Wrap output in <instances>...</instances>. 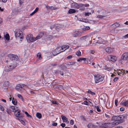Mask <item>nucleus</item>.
Segmentation results:
<instances>
[{"mask_svg":"<svg viewBox=\"0 0 128 128\" xmlns=\"http://www.w3.org/2000/svg\"><path fill=\"white\" fill-rule=\"evenodd\" d=\"M92 36L91 35L87 36L82 37L80 38L81 42L89 43L92 41Z\"/></svg>","mask_w":128,"mask_h":128,"instance_id":"1","label":"nucleus"},{"mask_svg":"<svg viewBox=\"0 0 128 128\" xmlns=\"http://www.w3.org/2000/svg\"><path fill=\"white\" fill-rule=\"evenodd\" d=\"M17 66V64L16 63L13 62L11 61L10 64L9 65H8L5 66V71L8 72Z\"/></svg>","mask_w":128,"mask_h":128,"instance_id":"2","label":"nucleus"},{"mask_svg":"<svg viewBox=\"0 0 128 128\" xmlns=\"http://www.w3.org/2000/svg\"><path fill=\"white\" fill-rule=\"evenodd\" d=\"M14 33L16 38L19 37L20 38H22V32L20 30H16L15 31Z\"/></svg>","mask_w":128,"mask_h":128,"instance_id":"3","label":"nucleus"},{"mask_svg":"<svg viewBox=\"0 0 128 128\" xmlns=\"http://www.w3.org/2000/svg\"><path fill=\"white\" fill-rule=\"evenodd\" d=\"M26 38L28 42H32L35 41L33 35L30 34H28L26 36Z\"/></svg>","mask_w":128,"mask_h":128,"instance_id":"4","label":"nucleus"},{"mask_svg":"<svg viewBox=\"0 0 128 128\" xmlns=\"http://www.w3.org/2000/svg\"><path fill=\"white\" fill-rule=\"evenodd\" d=\"M104 78V77L102 76L99 75H97L94 77L95 82L96 83L102 81Z\"/></svg>","mask_w":128,"mask_h":128,"instance_id":"5","label":"nucleus"},{"mask_svg":"<svg viewBox=\"0 0 128 128\" xmlns=\"http://www.w3.org/2000/svg\"><path fill=\"white\" fill-rule=\"evenodd\" d=\"M25 86H26V85L24 84H18L16 85L15 88L17 91H20L22 90L23 87Z\"/></svg>","mask_w":128,"mask_h":128,"instance_id":"6","label":"nucleus"},{"mask_svg":"<svg viewBox=\"0 0 128 128\" xmlns=\"http://www.w3.org/2000/svg\"><path fill=\"white\" fill-rule=\"evenodd\" d=\"M128 60V52L124 53L122 56L120 61Z\"/></svg>","mask_w":128,"mask_h":128,"instance_id":"7","label":"nucleus"},{"mask_svg":"<svg viewBox=\"0 0 128 128\" xmlns=\"http://www.w3.org/2000/svg\"><path fill=\"white\" fill-rule=\"evenodd\" d=\"M124 116L123 115L118 116V121L119 124L124 121Z\"/></svg>","mask_w":128,"mask_h":128,"instance_id":"8","label":"nucleus"},{"mask_svg":"<svg viewBox=\"0 0 128 128\" xmlns=\"http://www.w3.org/2000/svg\"><path fill=\"white\" fill-rule=\"evenodd\" d=\"M107 57L109 60L113 62H115L116 60V57L112 55H109Z\"/></svg>","mask_w":128,"mask_h":128,"instance_id":"9","label":"nucleus"},{"mask_svg":"<svg viewBox=\"0 0 128 128\" xmlns=\"http://www.w3.org/2000/svg\"><path fill=\"white\" fill-rule=\"evenodd\" d=\"M8 56L10 59L12 60H17L18 58L17 56L12 54H9Z\"/></svg>","mask_w":128,"mask_h":128,"instance_id":"10","label":"nucleus"},{"mask_svg":"<svg viewBox=\"0 0 128 128\" xmlns=\"http://www.w3.org/2000/svg\"><path fill=\"white\" fill-rule=\"evenodd\" d=\"M108 123V128H111L117 125L118 124V122H113L111 123Z\"/></svg>","mask_w":128,"mask_h":128,"instance_id":"11","label":"nucleus"},{"mask_svg":"<svg viewBox=\"0 0 128 128\" xmlns=\"http://www.w3.org/2000/svg\"><path fill=\"white\" fill-rule=\"evenodd\" d=\"M20 111L17 110L16 111L14 112V114L16 117H18V118H22V116L20 114Z\"/></svg>","mask_w":128,"mask_h":128,"instance_id":"12","label":"nucleus"},{"mask_svg":"<svg viewBox=\"0 0 128 128\" xmlns=\"http://www.w3.org/2000/svg\"><path fill=\"white\" fill-rule=\"evenodd\" d=\"M128 72V71L126 70L125 71L124 70H119L118 71V75H123L124 73H127Z\"/></svg>","mask_w":128,"mask_h":128,"instance_id":"13","label":"nucleus"},{"mask_svg":"<svg viewBox=\"0 0 128 128\" xmlns=\"http://www.w3.org/2000/svg\"><path fill=\"white\" fill-rule=\"evenodd\" d=\"M90 29V27L88 26H84V28H82V31L81 33H82Z\"/></svg>","mask_w":128,"mask_h":128,"instance_id":"14","label":"nucleus"},{"mask_svg":"<svg viewBox=\"0 0 128 128\" xmlns=\"http://www.w3.org/2000/svg\"><path fill=\"white\" fill-rule=\"evenodd\" d=\"M114 50V49L112 48H107L106 49V51L108 53H110L112 52Z\"/></svg>","mask_w":128,"mask_h":128,"instance_id":"15","label":"nucleus"},{"mask_svg":"<svg viewBox=\"0 0 128 128\" xmlns=\"http://www.w3.org/2000/svg\"><path fill=\"white\" fill-rule=\"evenodd\" d=\"M62 48L61 46H60L56 49V50L58 54L63 52V50H62Z\"/></svg>","mask_w":128,"mask_h":128,"instance_id":"16","label":"nucleus"},{"mask_svg":"<svg viewBox=\"0 0 128 128\" xmlns=\"http://www.w3.org/2000/svg\"><path fill=\"white\" fill-rule=\"evenodd\" d=\"M112 120L114 121V122H118V124H119L118 121V116H115L112 117Z\"/></svg>","mask_w":128,"mask_h":128,"instance_id":"17","label":"nucleus"},{"mask_svg":"<svg viewBox=\"0 0 128 128\" xmlns=\"http://www.w3.org/2000/svg\"><path fill=\"white\" fill-rule=\"evenodd\" d=\"M43 34L42 33H40L36 37L34 38V39L35 40V41L38 39L42 37Z\"/></svg>","mask_w":128,"mask_h":128,"instance_id":"18","label":"nucleus"},{"mask_svg":"<svg viewBox=\"0 0 128 128\" xmlns=\"http://www.w3.org/2000/svg\"><path fill=\"white\" fill-rule=\"evenodd\" d=\"M17 107L16 106H11L10 107L9 109L12 112H15L17 110Z\"/></svg>","mask_w":128,"mask_h":128,"instance_id":"19","label":"nucleus"},{"mask_svg":"<svg viewBox=\"0 0 128 128\" xmlns=\"http://www.w3.org/2000/svg\"><path fill=\"white\" fill-rule=\"evenodd\" d=\"M81 32V31L78 32V31H76L73 34V36L74 37H76L80 35V34H82Z\"/></svg>","mask_w":128,"mask_h":128,"instance_id":"20","label":"nucleus"},{"mask_svg":"<svg viewBox=\"0 0 128 128\" xmlns=\"http://www.w3.org/2000/svg\"><path fill=\"white\" fill-rule=\"evenodd\" d=\"M120 26V24H119L118 23L116 22V23H115L114 24L110 26H112L114 28H116L118 27L119 26Z\"/></svg>","mask_w":128,"mask_h":128,"instance_id":"21","label":"nucleus"},{"mask_svg":"<svg viewBox=\"0 0 128 128\" xmlns=\"http://www.w3.org/2000/svg\"><path fill=\"white\" fill-rule=\"evenodd\" d=\"M64 122H68V119L65 116L62 115L61 116Z\"/></svg>","mask_w":128,"mask_h":128,"instance_id":"22","label":"nucleus"},{"mask_svg":"<svg viewBox=\"0 0 128 128\" xmlns=\"http://www.w3.org/2000/svg\"><path fill=\"white\" fill-rule=\"evenodd\" d=\"M120 104L126 107H128V100L125 101L124 102H122Z\"/></svg>","mask_w":128,"mask_h":128,"instance_id":"23","label":"nucleus"},{"mask_svg":"<svg viewBox=\"0 0 128 128\" xmlns=\"http://www.w3.org/2000/svg\"><path fill=\"white\" fill-rule=\"evenodd\" d=\"M104 69L106 70L110 71L112 69H113V68L112 67L111 68V67H108L107 66H106L104 67Z\"/></svg>","mask_w":128,"mask_h":128,"instance_id":"24","label":"nucleus"},{"mask_svg":"<svg viewBox=\"0 0 128 128\" xmlns=\"http://www.w3.org/2000/svg\"><path fill=\"white\" fill-rule=\"evenodd\" d=\"M61 47L63 48H62V50L63 51H64L66 49L68 48L69 46L68 45H64L61 46Z\"/></svg>","mask_w":128,"mask_h":128,"instance_id":"25","label":"nucleus"},{"mask_svg":"<svg viewBox=\"0 0 128 128\" xmlns=\"http://www.w3.org/2000/svg\"><path fill=\"white\" fill-rule=\"evenodd\" d=\"M52 53L53 56H56L58 54L57 52L56 49L52 51Z\"/></svg>","mask_w":128,"mask_h":128,"instance_id":"26","label":"nucleus"},{"mask_svg":"<svg viewBox=\"0 0 128 128\" xmlns=\"http://www.w3.org/2000/svg\"><path fill=\"white\" fill-rule=\"evenodd\" d=\"M86 60V58H80L77 60L78 62H82V61H84Z\"/></svg>","mask_w":128,"mask_h":128,"instance_id":"27","label":"nucleus"},{"mask_svg":"<svg viewBox=\"0 0 128 128\" xmlns=\"http://www.w3.org/2000/svg\"><path fill=\"white\" fill-rule=\"evenodd\" d=\"M9 84V82L8 81H6L5 82L3 83V86L4 87H6L8 86Z\"/></svg>","mask_w":128,"mask_h":128,"instance_id":"28","label":"nucleus"},{"mask_svg":"<svg viewBox=\"0 0 128 128\" xmlns=\"http://www.w3.org/2000/svg\"><path fill=\"white\" fill-rule=\"evenodd\" d=\"M76 10L74 9H70L68 11V13L71 14L75 13L76 12Z\"/></svg>","mask_w":128,"mask_h":128,"instance_id":"29","label":"nucleus"},{"mask_svg":"<svg viewBox=\"0 0 128 128\" xmlns=\"http://www.w3.org/2000/svg\"><path fill=\"white\" fill-rule=\"evenodd\" d=\"M36 116L39 119H40L42 118V114L40 113L37 112L36 114Z\"/></svg>","mask_w":128,"mask_h":128,"instance_id":"30","label":"nucleus"},{"mask_svg":"<svg viewBox=\"0 0 128 128\" xmlns=\"http://www.w3.org/2000/svg\"><path fill=\"white\" fill-rule=\"evenodd\" d=\"M102 126L103 128H108V123H105L104 124H103Z\"/></svg>","mask_w":128,"mask_h":128,"instance_id":"31","label":"nucleus"},{"mask_svg":"<svg viewBox=\"0 0 128 128\" xmlns=\"http://www.w3.org/2000/svg\"><path fill=\"white\" fill-rule=\"evenodd\" d=\"M12 102L14 105H16L17 104L16 100V99H14V98H13L12 100Z\"/></svg>","mask_w":128,"mask_h":128,"instance_id":"32","label":"nucleus"},{"mask_svg":"<svg viewBox=\"0 0 128 128\" xmlns=\"http://www.w3.org/2000/svg\"><path fill=\"white\" fill-rule=\"evenodd\" d=\"M94 126V125L91 123L87 125V127L88 128H93Z\"/></svg>","mask_w":128,"mask_h":128,"instance_id":"33","label":"nucleus"},{"mask_svg":"<svg viewBox=\"0 0 128 128\" xmlns=\"http://www.w3.org/2000/svg\"><path fill=\"white\" fill-rule=\"evenodd\" d=\"M75 62H67V65H71L74 64Z\"/></svg>","mask_w":128,"mask_h":128,"instance_id":"34","label":"nucleus"},{"mask_svg":"<svg viewBox=\"0 0 128 128\" xmlns=\"http://www.w3.org/2000/svg\"><path fill=\"white\" fill-rule=\"evenodd\" d=\"M106 16L104 15H99L97 16V18H105Z\"/></svg>","mask_w":128,"mask_h":128,"instance_id":"35","label":"nucleus"},{"mask_svg":"<svg viewBox=\"0 0 128 128\" xmlns=\"http://www.w3.org/2000/svg\"><path fill=\"white\" fill-rule=\"evenodd\" d=\"M4 37L7 40H8L9 39V35L8 34H6L4 36Z\"/></svg>","mask_w":128,"mask_h":128,"instance_id":"36","label":"nucleus"},{"mask_svg":"<svg viewBox=\"0 0 128 128\" xmlns=\"http://www.w3.org/2000/svg\"><path fill=\"white\" fill-rule=\"evenodd\" d=\"M76 54L78 56H80L81 55V52L80 50H78L76 52Z\"/></svg>","mask_w":128,"mask_h":128,"instance_id":"37","label":"nucleus"},{"mask_svg":"<svg viewBox=\"0 0 128 128\" xmlns=\"http://www.w3.org/2000/svg\"><path fill=\"white\" fill-rule=\"evenodd\" d=\"M95 109H96L97 111L98 112H100L101 111V110L99 108V107L98 106H95Z\"/></svg>","mask_w":128,"mask_h":128,"instance_id":"38","label":"nucleus"},{"mask_svg":"<svg viewBox=\"0 0 128 128\" xmlns=\"http://www.w3.org/2000/svg\"><path fill=\"white\" fill-rule=\"evenodd\" d=\"M80 21L84 22H87L88 21V20L86 19L81 18Z\"/></svg>","mask_w":128,"mask_h":128,"instance_id":"39","label":"nucleus"},{"mask_svg":"<svg viewBox=\"0 0 128 128\" xmlns=\"http://www.w3.org/2000/svg\"><path fill=\"white\" fill-rule=\"evenodd\" d=\"M18 98L21 100L22 101L24 100V99L22 96L20 94H18Z\"/></svg>","mask_w":128,"mask_h":128,"instance_id":"40","label":"nucleus"},{"mask_svg":"<svg viewBox=\"0 0 128 128\" xmlns=\"http://www.w3.org/2000/svg\"><path fill=\"white\" fill-rule=\"evenodd\" d=\"M21 118H18L17 119L19 120V121L23 125H24L25 124L23 120H21Z\"/></svg>","mask_w":128,"mask_h":128,"instance_id":"41","label":"nucleus"},{"mask_svg":"<svg viewBox=\"0 0 128 128\" xmlns=\"http://www.w3.org/2000/svg\"><path fill=\"white\" fill-rule=\"evenodd\" d=\"M28 93L31 95H32L35 94V92L33 91L32 90H29Z\"/></svg>","mask_w":128,"mask_h":128,"instance_id":"42","label":"nucleus"},{"mask_svg":"<svg viewBox=\"0 0 128 128\" xmlns=\"http://www.w3.org/2000/svg\"><path fill=\"white\" fill-rule=\"evenodd\" d=\"M37 56L38 58L40 60L42 58L41 56L40 53H38L37 55Z\"/></svg>","mask_w":128,"mask_h":128,"instance_id":"43","label":"nucleus"},{"mask_svg":"<svg viewBox=\"0 0 128 128\" xmlns=\"http://www.w3.org/2000/svg\"><path fill=\"white\" fill-rule=\"evenodd\" d=\"M82 104H85L87 105H88V102L87 101H85L83 103H82Z\"/></svg>","mask_w":128,"mask_h":128,"instance_id":"44","label":"nucleus"},{"mask_svg":"<svg viewBox=\"0 0 128 128\" xmlns=\"http://www.w3.org/2000/svg\"><path fill=\"white\" fill-rule=\"evenodd\" d=\"M78 6V4H77L74 3L72 4V7L74 8H77L76 7Z\"/></svg>","mask_w":128,"mask_h":128,"instance_id":"45","label":"nucleus"},{"mask_svg":"<svg viewBox=\"0 0 128 128\" xmlns=\"http://www.w3.org/2000/svg\"><path fill=\"white\" fill-rule=\"evenodd\" d=\"M91 14V13L90 12H85V15L86 16H89Z\"/></svg>","mask_w":128,"mask_h":128,"instance_id":"46","label":"nucleus"},{"mask_svg":"<svg viewBox=\"0 0 128 128\" xmlns=\"http://www.w3.org/2000/svg\"><path fill=\"white\" fill-rule=\"evenodd\" d=\"M25 114L27 116L29 117H31V116L30 115L28 114V112H25Z\"/></svg>","mask_w":128,"mask_h":128,"instance_id":"47","label":"nucleus"},{"mask_svg":"<svg viewBox=\"0 0 128 128\" xmlns=\"http://www.w3.org/2000/svg\"><path fill=\"white\" fill-rule=\"evenodd\" d=\"M103 40L101 38H100L98 40V42L100 44L102 43V42H103Z\"/></svg>","mask_w":128,"mask_h":128,"instance_id":"48","label":"nucleus"},{"mask_svg":"<svg viewBox=\"0 0 128 128\" xmlns=\"http://www.w3.org/2000/svg\"><path fill=\"white\" fill-rule=\"evenodd\" d=\"M105 115L106 118H110V116L108 115V114H105Z\"/></svg>","mask_w":128,"mask_h":128,"instance_id":"49","label":"nucleus"},{"mask_svg":"<svg viewBox=\"0 0 128 128\" xmlns=\"http://www.w3.org/2000/svg\"><path fill=\"white\" fill-rule=\"evenodd\" d=\"M4 108L2 106H0V110L2 111H4Z\"/></svg>","mask_w":128,"mask_h":128,"instance_id":"50","label":"nucleus"},{"mask_svg":"<svg viewBox=\"0 0 128 128\" xmlns=\"http://www.w3.org/2000/svg\"><path fill=\"white\" fill-rule=\"evenodd\" d=\"M118 77H116L114 78V82H116L118 80Z\"/></svg>","mask_w":128,"mask_h":128,"instance_id":"51","label":"nucleus"},{"mask_svg":"<svg viewBox=\"0 0 128 128\" xmlns=\"http://www.w3.org/2000/svg\"><path fill=\"white\" fill-rule=\"evenodd\" d=\"M123 37L125 39L128 38V34L125 35Z\"/></svg>","mask_w":128,"mask_h":128,"instance_id":"52","label":"nucleus"},{"mask_svg":"<svg viewBox=\"0 0 128 128\" xmlns=\"http://www.w3.org/2000/svg\"><path fill=\"white\" fill-rule=\"evenodd\" d=\"M38 10V7L36 8L34 10V11L35 13Z\"/></svg>","mask_w":128,"mask_h":128,"instance_id":"53","label":"nucleus"},{"mask_svg":"<svg viewBox=\"0 0 128 128\" xmlns=\"http://www.w3.org/2000/svg\"><path fill=\"white\" fill-rule=\"evenodd\" d=\"M61 68L63 70H64L66 69V66L64 65H62V66Z\"/></svg>","mask_w":128,"mask_h":128,"instance_id":"54","label":"nucleus"},{"mask_svg":"<svg viewBox=\"0 0 128 128\" xmlns=\"http://www.w3.org/2000/svg\"><path fill=\"white\" fill-rule=\"evenodd\" d=\"M61 126L63 128L64 127L66 126V124L64 123H62L61 125Z\"/></svg>","mask_w":128,"mask_h":128,"instance_id":"55","label":"nucleus"},{"mask_svg":"<svg viewBox=\"0 0 128 128\" xmlns=\"http://www.w3.org/2000/svg\"><path fill=\"white\" fill-rule=\"evenodd\" d=\"M124 110V108L123 107H122L120 108V111H123Z\"/></svg>","mask_w":128,"mask_h":128,"instance_id":"56","label":"nucleus"},{"mask_svg":"<svg viewBox=\"0 0 128 128\" xmlns=\"http://www.w3.org/2000/svg\"><path fill=\"white\" fill-rule=\"evenodd\" d=\"M52 103L54 104H58V102L56 101H52Z\"/></svg>","mask_w":128,"mask_h":128,"instance_id":"57","label":"nucleus"},{"mask_svg":"<svg viewBox=\"0 0 128 128\" xmlns=\"http://www.w3.org/2000/svg\"><path fill=\"white\" fill-rule=\"evenodd\" d=\"M70 124H71L73 125L74 124V121L73 120H70Z\"/></svg>","mask_w":128,"mask_h":128,"instance_id":"58","label":"nucleus"},{"mask_svg":"<svg viewBox=\"0 0 128 128\" xmlns=\"http://www.w3.org/2000/svg\"><path fill=\"white\" fill-rule=\"evenodd\" d=\"M72 58V56L71 55L67 57V58L68 59H71Z\"/></svg>","mask_w":128,"mask_h":128,"instance_id":"59","label":"nucleus"},{"mask_svg":"<svg viewBox=\"0 0 128 128\" xmlns=\"http://www.w3.org/2000/svg\"><path fill=\"white\" fill-rule=\"evenodd\" d=\"M118 102V100H116L115 101V104L116 106H117V103Z\"/></svg>","mask_w":128,"mask_h":128,"instance_id":"60","label":"nucleus"},{"mask_svg":"<svg viewBox=\"0 0 128 128\" xmlns=\"http://www.w3.org/2000/svg\"><path fill=\"white\" fill-rule=\"evenodd\" d=\"M52 124L53 126H56L57 125V124L56 122H54Z\"/></svg>","mask_w":128,"mask_h":128,"instance_id":"61","label":"nucleus"},{"mask_svg":"<svg viewBox=\"0 0 128 128\" xmlns=\"http://www.w3.org/2000/svg\"><path fill=\"white\" fill-rule=\"evenodd\" d=\"M50 9H51V10H54L56 9V8H54V7L53 6H50Z\"/></svg>","mask_w":128,"mask_h":128,"instance_id":"62","label":"nucleus"},{"mask_svg":"<svg viewBox=\"0 0 128 128\" xmlns=\"http://www.w3.org/2000/svg\"><path fill=\"white\" fill-rule=\"evenodd\" d=\"M16 80H19L20 79V76H18L17 77Z\"/></svg>","mask_w":128,"mask_h":128,"instance_id":"63","label":"nucleus"},{"mask_svg":"<svg viewBox=\"0 0 128 128\" xmlns=\"http://www.w3.org/2000/svg\"><path fill=\"white\" fill-rule=\"evenodd\" d=\"M97 128H103L102 126H96Z\"/></svg>","mask_w":128,"mask_h":128,"instance_id":"64","label":"nucleus"}]
</instances>
